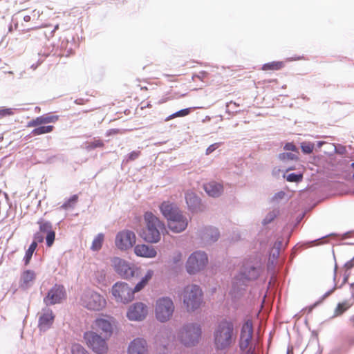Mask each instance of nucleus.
Segmentation results:
<instances>
[{"label":"nucleus","instance_id":"obj_1","mask_svg":"<svg viewBox=\"0 0 354 354\" xmlns=\"http://www.w3.org/2000/svg\"><path fill=\"white\" fill-rule=\"evenodd\" d=\"M214 344L216 350H225L230 348L236 339L234 323L230 319H222L214 331Z\"/></svg>","mask_w":354,"mask_h":354},{"label":"nucleus","instance_id":"obj_2","mask_svg":"<svg viewBox=\"0 0 354 354\" xmlns=\"http://www.w3.org/2000/svg\"><path fill=\"white\" fill-rule=\"evenodd\" d=\"M144 218L146 223V229L141 234L142 239L151 243L159 242L161 234L166 230L165 223L150 212L145 214Z\"/></svg>","mask_w":354,"mask_h":354},{"label":"nucleus","instance_id":"obj_3","mask_svg":"<svg viewBox=\"0 0 354 354\" xmlns=\"http://www.w3.org/2000/svg\"><path fill=\"white\" fill-rule=\"evenodd\" d=\"M201 326L196 322L185 323L176 332L177 340L187 348L197 345L201 338Z\"/></svg>","mask_w":354,"mask_h":354},{"label":"nucleus","instance_id":"obj_4","mask_svg":"<svg viewBox=\"0 0 354 354\" xmlns=\"http://www.w3.org/2000/svg\"><path fill=\"white\" fill-rule=\"evenodd\" d=\"M260 272L261 268L259 266H256L249 262L245 263L232 280V291L238 293L244 290L248 282L258 278Z\"/></svg>","mask_w":354,"mask_h":354},{"label":"nucleus","instance_id":"obj_5","mask_svg":"<svg viewBox=\"0 0 354 354\" xmlns=\"http://www.w3.org/2000/svg\"><path fill=\"white\" fill-rule=\"evenodd\" d=\"M203 291L198 285L191 284L185 287L183 292V304L188 312L194 311L203 303Z\"/></svg>","mask_w":354,"mask_h":354},{"label":"nucleus","instance_id":"obj_6","mask_svg":"<svg viewBox=\"0 0 354 354\" xmlns=\"http://www.w3.org/2000/svg\"><path fill=\"white\" fill-rule=\"evenodd\" d=\"M80 304L89 310L100 311L106 306V301L100 293L86 290L81 295Z\"/></svg>","mask_w":354,"mask_h":354},{"label":"nucleus","instance_id":"obj_7","mask_svg":"<svg viewBox=\"0 0 354 354\" xmlns=\"http://www.w3.org/2000/svg\"><path fill=\"white\" fill-rule=\"evenodd\" d=\"M174 304L169 297L158 298L155 305V315L158 321L165 323L169 321L174 312Z\"/></svg>","mask_w":354,"mask_h":354},{"label":"nucleus","instance_id":"obj_8","mask_svg":"<svg viewBox=\"0 0 354 354\" xmlns=\"http://www.w3.org/2000/svg\"><path fill=\"white\" fill-rule=\"evenodd\" d=\"M208 263L207 254L201 250L192 252L188 257L185 269L188 274H196L203 270Z\"/></svg>","mask_w":354,"mask_h":354},{"label":"nucleus","instance_id":"obj_9","mask_svg":"<svg viewBox=\"0 0 354 354\" xmlns=\"http://www.w3.org/2000/svg\"><path fill=\"white\" fill-rule=\"evenodd\" d=\"M87 346L97 354H104L108 351V344L105 338L93 331H87L84 334Z\"/></svg>","mask_w":354,"mask_h":354},{"label":"nucleus","instance_id":"obj_10","mask_svg":"<svg viewBox=\"0 0 354 354\" xmlns=\"http://www.w3.org/2000/svg\"><path fill=\"white\" fill-rule=\"evenodd\" d=\"M134 293L133 289L124 282H117L112 287V295L118 302H130L134 298Z\"/></svg>","mask_w":354,"mask_h":354},{"label":"nucleus","instance_id":"obj_11","mask_svg":"<svg viewBox=\"0 0 354 354\" xmlns=\"http://www.w3.org/2000/svg\"><path fill=\"white\" fill-rule=\"evenodd\" d=\"M111 263L115 272L122 277L129 279L134 277L136 268L133 265L119 257L113 258Z\"/></svg>","mask_w":354,"mask_h":354},{"label":"nucleus","instance_id":"obj_12","mask_svg":"<svg viewBox=\"0 0 354 354\" xmlns=\"http://www.w3.org/2000/svg\"><path fill=\"white\" fill-rule=\"evenodd\" d=\"M66 297L64 287L62 285L55 284L48 292L43 301L48 306L59 304Z\"/></svg>","mask_w":354,"mask_h":354},{"label":"nucleus","instance_id":"obj_13","mask_svg":"<svg viewBox=\"0 0 354 354\" xmlns=\"http://www.w3.org/2000/svg\"><path fill=\"white\" fill-rule=\"evenodd\" d=\"M115 243L118 249L121 250H128L136 243V235L129 230L120 232L116 235Z\"/></svg>","mask_w":354,"mask_h":354},{"label":"nucleus","instance_id":"obj_14","mask_svg":"<svg viewBox=\"0 0 354 354\" xmlns=\"http://www.w3.org/2000/svg\"><path fill=\"white\" fill-rule=\"evenodd\" d=\"M148 313L147 306L142 302H136L129 306L127 317L131 321H142Z\"/></svg>","mask_w":354,"mask_h":354},{"label":"nucleus","instance_id":"obj_15","mask_svg":"<svg viewBox=\"0 0 354 354\" xmlns=\"http://www.w3.org/2000/svg\"><path fill=\"white\" fill-rule=\"evenodd\" d=\"M189 219L180 211L167 221L169 229L174 233H180L187 227Z\"/></svg>","mask_w":354,"mask_h":354},{"label":"nucleus","instance_id":"obj_16","mask_svg":"<svg viewBox=\"0 0 354 354\" xmlns=\"http://www.w3.org/2000/svg\"><path fill=\"white\" fill-rule=\"evenodd\" d=\"M115 319L112 317H100L95 320L93 328L101 330L106 337H109L113 333Z\"/></svg>","mask_w":354,"mask_h":354},{"label":"nucleus","instance_id":"obj_17","mask_svg":"<svg viewBox=\"0 0 354 354\" xmlns=\"http://www.w3.org/2000/svg\"><path fill=\"white\" fill-rule=\"evenodd\" d=\"M37 223L39 225V230L37 233H40L41 235L42 234H46V245L51 247L55 239V232L53 230L51 223L41 218L37 221Z\"/></svg>","mask_w":354,"mask_h":354},{"label":"nucleus","instance_id":"obj_18","mask_svg":"<svg viewBox=\"0 0 354 354\" xmlns=\"http://www.w3.org/2000/svg\"><path fill=\"white\" fill-rule=\"evenodd\" d=\"M185 198L188 209L192 213H198L204 210V206L201 203V199L192 191H187L185 194Z\"/></svg>","mask_w":354,"mask_h":354},{"label":"nucleus","instance_id":"obj_19","mask_svg":"<svg viewBox=\"0 0 354 354\" xmlns=\"http://www.w3.org/2000/svg\"><path fill=\"white\" fill-rule=\"evenodd\" d=\"M55 315L51 309L44 308L41 309L38 320V327L41 331H46L53 325Z\"/></svg>","mask_w":354,"mask_h":354},{"label":"nucleus","instance_id":"obj_20","mask_svg":"<svg viewBox=\"0 0 354 354\" xmlns=\"http://www.w3.org/2000/svg\"><path fill=\"white\" fill-rule=\"evenodd\" d=\"M253 328L252 322L246 321L242 326L240 335L239 346L241 350L246 349L252 339Z\"/></svg>","mask_w":354,"mask_h":354},{"label":"nucleus","instance_id":"obj_21","mask_svg":"<svg viewBox=\"0 0 354 354\" xmlns=\"http://www.w3.org/2000/svg\"><path fill=\"white\" fill-rule=\"evenodd\" d=\"M148 344L144 338L137 337L130 342L127 354H148Z\"/></svg>","mask_w":354,"mask_h":354},{"label":"nucleus","instance_id":"obj_22","mask_svg":"<svg viewBox=\"0 0 354 354\" xmlns=\"http://www.w3.org/2000/svg\"><path fill=\"white\" fill-rule=\"evenodd\" d=\"M199 235L205 244H210L218 240L219 232L216 227L207 226L200 230Z\"/></svg>","mask_w":354,"mask_h":354},{"label":"nucleus","instance_id":"obj_23","mask_svg":"<svg viewBox=\"0 0 354 354\" xmlns=\"http://www.w3.org/2000/svg\"><path fill=\"white\" fill-rule=\"evenodd\" d=\"M160 210L167 221L181 211L176 204L169 201L162 203L160 205Z\"/></svg>","mask_w":354,"mask_h":354},{"label":"nucleus","instance_id":"obj_24","mask_svg":"<svg viewBox=\"0 0 354 354\" xmlns=\"http://www.w3.org/2000/svg\"><path fill=\"white\" fill-rule=\"evenodd\" d=\"M59 119L57 115L46 114L43 115L29 121L28 122V127H38L43 124L54 123Z\"/></svg>","mask_w":354,"mask_h":354},{"label":"nucleus","instance_id":"obj_25","mask_svg":"<svg viewBox=\"0 0 354 354\" xmlns=\"http://www.w3.org/2000/svg\"><path fill=\"white\" fill-rule=\"evenodd\" d=\"M134 252L137 256L145 258H153L157 254V252L153 246L145 244L137 245L134 248Z\"/></svg>","mask_w":354,"mask_h":354},{"label":"nucleus","instance_id":"obj_26","mask_svg":"<svg viewBox=\"0 0 354 354\" xmlns=\"http://www.w3.org/2000/svg\"><path fill=\"white\" fill-rule=\"evenodd\" d=\"M33 239L34 240L32 242V243L29 245V248L26 250L24 258L25 265H28L29 263L32 258V254L37 246V243L43 242L44 237L43 235L40 234V233H35L34 234Z\"/></svg>","mask_w":354,"mask_h":354},{"label":"nucleus","instance_id":"obj_27","mask_svg":"<svg viewBox=\"0 0 354 354\" xmlns=\"http://www.w3.org/2000/svg\"><path fill=\"white\" fill-rule=\"evenodd\" d=\"M206 193L212 197H218L223 191V185L217 182L212 181L204 185Z\"/></svg>","mask_w":354,"mask_h":354},{"label":"nucleus","instance_id":"obj_28","mask_svg":"<svg viewBox=\"0 0 354 354\" xmlns=\"http://www.w3.org/2000/svg\"><path fill=\"white\" fill-rule=\"evenodd\" d=\"M35 279V273L32 270L24 271L21 277V284L20 286L24 289H27L32 286L33 281Z\"/></svg>","mask_w":354,"mask_h":354},{"label":"nucleus","instance_id":"obj_29","mask_svg":"<svg viewBox=\"0 0 354 354\" xmlns=\"http://www.w3.org/2000/svg\"><path fill=\"white\" fill-rule=\"evenodd\" d=\"M354 304V294L347 300L339 303L335 309L334 316H339L344 313Z\"/></svg>","mask_w":354,"mask_h":354},{"label":"nucleus","instance_id":"obj_30","mask_svg":"<svg viewBox=\"0 0 354 354\" xmlns=\"http://www.w3.org/2000/svg\"><path fill=\"white\" fill-rule=\"evenodd\" d=\"M153 275V271L152 270H148L145 275L141 279V280L133 288L135 292H139L142 290L145 286L147 284L149 280L151 279Z\"/></svg>","mask_w":354,"mask_h":354},{"label":"nucleus","instance_id":"obj_31","mask_svg":"<svg viewBox=\"0 0 354 354\" xmlns=\"http://www.w3.org/2000/svg\"><path fill=\"white\" fill-rule=\"evenodd\" d=\"M35 127L36 128L34 129L31 131V135L33 136L50 133L54 129V127L52 126V125L40 126V127Z\"/></svg>","mask_w":354,"mask_h":354},{"label":"nucleus","instance_id":"obj_32","mask_svg":"<svg viewBox=\"0 0 354 354\" xmlns=\"http://www.w3.org/2000/svg\"><path fill=\"white\" fill-rule=\"evenodd\" d=\"M104 239V235L102 234H98L93 241L91 250L93 251L99 250L102 248V242Z\"/></svg>","mask_w":354,"mask_h":354},{"label":"nucleus","instance_id":"obj_33","mask_svg":"<svg viewBox=\"0 0 354 354\" xmlns=\"http://www.w3.org/2000/svg\"><path fill=\"white\" fill-rule=\"evenodd\" d=\"M190 111H191V109L190 108H187V109H181L180 111H178L172 114H171L170 115H169L168 117H167L165 119V121H169L174 118H176V117H185L187 115H189L190 113Z\"/></svg>","mask_w":354,"mask_h":354},{"label":"nucleus","instance_id":"obj_34","mask_svg":"<svg viewBox=\"0 0 354 354\" xmlns=\"http://www.w3.org/2000/svg\"><path fill=\"white\" fill-rule=\"evenodd\" d=\"M279 214V211L277 209H273L269 212L265 218L262 221L263 225H266L270 223Z\"/></svg>","mask_w":354,"mask_h":354},{"label":"nucleus","instance_id":"obj_35","mask_svg":"<svg viewBox=\"0 0 354 354\" xmlns=\"http://www.w3.org/2000/svg\"><path fill=\"white\" fill-rule=\"evenodd\" d=\"M283 66V63L282 62H272L270 63L265 64L262 66V69L264 71L267 70H279Z\"/></svg>","mask_w":354,"mask_h":354},{"label":"nucleus","instance_id":"obj_36","mask_svg":"<svg viewBox=\"0 0 354 354\" xmlns=\"http://www.w3.org/2000/svg\"><path fill=\"white\" fill-rule=\"evenodd\" d=\"M104 146V142L100 140H94L92 142H87L86 144V149L87 151H91L96 148H101Z\"/></svg>","mask_w":354,"mask_h":354},{"label":"nucleus","instance_id":"obj_37","mask_svg":"<svg viewBox=\"0 0 354 354\" xmlns=\"http://www.w3.org/2000/svg\"><path fill=\"white\" fill-rule=\"evenodd\" d=\"M77 198H78V197L77 195L72 196L69 199H68L65 203H64L62 205L60 208H62L63 209L73 208L74 206V204L77 202Z\"/></svg>","mask_w":354,"mask_h":354},{"label":"nucleus","instance_id":"obj_38","mask_svg":"<svg viewBox=\"0 0 354 354\" xmlns=\"http://www.w3.org/2000/svg\"><path fill=\"white\" fill-rule=\"evenodd\" d=\"M315 144L310 142H303L301 143V148L304 153L309 154L313 152Z\"/></svg>","mask_w":354,"mask_h":354},{"label":"nucleus","instance_id":"obj_39","mask_svg":"<svg viewBox=\"0 0 354 354\" xmlns=\"http://www.w3.org/2000/svg\"><path fill=\"white\" fill-rule=\"evenodd\" d=\"M279 158L281 160H297L298 158L297 156L291 152H283L279 155Z\"/></svg>","mask_w":354,"mask_h":354},{"label":"nucleus","instance_id":"obj_40","mask_svg":"<svg viewBox=\"0 0 354 354\" xmlns=\"http://www.w3.org/2000/svg\"><path fill=\"white\" fill-rule=\"evenodd\" d=\"M73 354H89L88 352L81 345L75 344L72 347Z\"/></svg>","mask_w":354,"mask_h":354},{"label":"nucleus","instance_id":"obj_41","mask_svg":"<svg viewBox=\"0 0 354 354\" xmlns=\"http://www.w3.org/2000/svg\"><path fill=\"white\" fill-rule=\"evenodd\" d=\"M286 180L289 182L297 183L302 180V175L300 174H289L286 176Z\"/></svg>","mask_w":354,"mask_h":354},{"label":"nucleus","instance_id":"obj_42","mask_svg":"<svg viewBox=\"0 0 354 354\" xmlns=\"http://www.w3.org/2000/svg\"><path fill=\"white\" fill-rule=\"evenodd\" d=\"M140 155V151L138 150L133 151L129 153L124 159L123 161L129 162L136 160Z\"/></svg>","mask_w":354,"mask_h":354},{"label":"nucleus","instance_id":"obj_43","mask_svg":"<svg viewBox=\"0 0 354 354\" xmlns=\"http://www.w3.org/2000/svg\"><path fill=\"white\" fill-rule=\"evenodd\" d=\"M15 110H17V109H12V108L0 109V118H3L6 116L14 115Z\"/></svg>","mask_w":354,"mask_h":354},{"label":"nucleus","instance_id":"obj_44","mask_svg":"<svg viewBox=\"0 0 354 354\" xmlns=\"http://www.w3.org/2000/svg\"><path fill=\"white\" fill-rule=\"evenodd\" d=\"M283 149L286 151H297V147L293 143H292V142L286 143L284 145Z\"/></svg>","mask_w":354,"mask_h":354},{"label":"nucleus","instance_id":"obj_45","mask_svg":"<svg viewBox=\"0 0 354 354\" xmlns=\"http://www.w3.org/2000/svg\"><path fill=\"white\" fill-rule=\"evenodd\" d=\"M219 146V144L218 143H214L212 145H211L210 146H209L207 147V149H206V155H209L210 153H212L213 151H214Z\"/></svg>","mask_w":354,"mask_h":354},{"label":"nucleus","instance_id":"obj_46","mask_svg":"<svg viewBox=\"0 0 354 354\" xmlns=\"http://www.w3.org/2000/svg\"><path fill=\"white\" fill-rule=\"evenodd\" d=\"M182 260V254L180 252H178L173 257V261L174 263H178L180 262Z\"/></svg>","mask_w":354,"mask_h":354},{"label":"nucleus","instance_id":"obj_47","mask_svg":"<svg viewBox=\"0 0 354 354\" xmlns=\"http://www.w3.org/2000/svg\"><path fill=\"white\" fill-rule=\"evenodd\" d=\"M281 245V241H278V242L275 243L274 248L276 249V252L277 253L274 252L273 254H272L273 257H275V256L277 257L279 255V248H280Z\"/></svg>","mask_w":354,"mask_h":354},{"label":"nucleus","instance_id":"obj_48","mask_svg":"<svg viewBox=\"0 0 354 354\" xmlns=\"http://www.w3.org/2000/svg\"><path fill=\"white\" fill-rule=\"evenodd\" d=\"M344 266L347 268V269H351L352 268L353 266H354V257L351 259L350 261H348V262H346L344 265Z\"/></svg>","mask_w":354,"mask_h":354},{"label":"nucleus","instance_id":"obj_49","mask_svg":"<svg viewBox=\"0 0 354 354\" xmlns=\"http://www.w3.org/2000/svg\"><path fill=\"white\" fill-rule=\"evenodd\" d=\"M171 331L168 328H164L162 330H161L160 334L162 336H165L168 337L169 335H171Z\"/></svg>","mask_w":354,"mask_h":354},{"label":"nucleus","instance_id":"obj_50","mask_svg":"<svg viewBox=\"0 0 354 354\" xmlns=\"http://www.w3.org/2000/svg\"><path fill=\"white\" fill-rule=\"evenodd\" d=\"M325 143V142L324 141H318L316 143V146L317 147V148H321L322 147V145Z\"/></svg>","mask_w":354,"mask_h":354},{"label":"nucleus","instance_id":"obj_51","mask_svg":"<svg viewBox=\"0 0 354 354\" xmlns=\"http://www.w3.org/2000/svg\"><path fill=\"white\" fill-rule=\"evenodd\" d=\"M333 291V290H330L328 292H326L322 297V299H325L326 297H328L332 292Z\"/></svg>","mask_w":354,"mask_h":354},{"label":"nucleus","instance_id":"obj_52","mask_svg":"<svg viewBox=\"0 0 354 354\" xmlns=\"http://www.w3.org/2000/svg\"><path fill=\"white\" fill-rule=\"evenodd\" d=\"M30 19H31V17H30V16H29V15H25V16L24 17V20L26 22H28V21H30Z\"/></svg>","mask_w":354,"mask_h":354},{"label":"nucleus","instance_id":"obj_53","mask_svg":"<svg viewBox=\"0 0 354 354\" xmlns=\"http://www.w3.org/2000/svg\"><path fill=\"white\" fill-rule=\"evenodd\" d=\"M205 75H206V73L205 72H201L196 77L200 78V79H202V78H203L205 76Z\"/></svg>","mask_w":354,"mask_h":354},{"label":"nucleus","instance_id":"obj_54","mask_svg":"<svg viewBox=\"0 0 354 354\" xmlns=\"http://www.w3.org/2000/svg\"><path fill=\"white\" fill-rule=\"evenodd\" d=\"M291 351H292V350L290 348H288L287 350V354H290Z\"/></svg>","mask_w":354,"mask_h":354},{"label":"nucleus","instance_id":"obj_55","mask_svg":"<svg viewBox=\"0 0 354 354\" xmlns=\"http://www.w3.org/2000/svg\"><path fill=\"white\" fill-rule=\"evenodd\" d=\"M347 279H348V277H347V276H346V277H344V283H346V281H347Z\"/></svg>","mask_w":354,"mask_h":354},{"label":"nucleus","instance_id":"obj_56","mask_svg":"<svg viewBox=\"0 0 354 354\" xmlns=\"http://www.w3.org/2000/svg\"><path fill=\"white\" fill-rule=\"evenodd\" d=\"M245 354H252L250 351H248Z\"/></svg>","mask_w":354,"mask_h":354},{"label":"nucleus","instance_id":"obj_57","mask_svg":"<svg viewBox=\"0 0 354 354\" xmlns=\"http://www.w3.org/2000/svg\"><path fill=\"white\" fill-rule=\"evenodd\" d=\"M351 167L354 169V162L351 164Z\"/></svg>","mask_w":354,"mask_h":354},{"label":"nucleus","instance_id":"obj_58","mask_svg":"<svg viewBox=\"0 0 354 354\" xmlns=\"http://www.w3.org/2000/svg\"><path fill=\"white\" fill-rule=\"evenodd\" d=\"M353 177H354V174H353Z\"/></svg>","mask_w":354,"mask_h":354}]
</instances>
